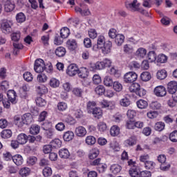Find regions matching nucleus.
I'll use <instances>...</instances> for the list:
<instances>
[{
    "instance_id": "obj_1",
    "label": "nucleus",
    "mask_w": 177,
    "mask_h": 177,
    "mask_svg": "<svg viewBox=\"0 0 177 177\" xmlns=\"http://www.w3.org/2000/svg\"><path fill=\"white\" fill-rule=\"evenodd\" d=\"M7 96L8 100L6 101L4 100L2 103L6 109H9V107H10V102L12 104H16V103H17V100H16V91L13 90L9 91L7 93Z\"/></svg>"
},
{
    "instance_id": "obj_2",
    "label": "nucleus",
    "mask_w": 177,
    "mask_h": 177,
    "mask_svg": "<svg viewBox=\"0 0 177 177\" xmlns=\"http://www.w3.org/2000/svg\"><path fill=\"white\" fill-rule=\"evenodd\" d=\"M12 27H13V20L3 19L2 21L1 29L4 34H10V32H12Z\"/></svg>"
},
{
    "instance_id": "obj_3",
    "label": "nucleus",
    "mask_w": 177,
    "mask_h": 177,
    "mask_svg": "<svg viewBox=\"0 0 177 177\" xmlns=\"http://www.w3.org/2000/svg\"><path fill=\"white\" fill-rule=\"evenodd\" d=\"M106 38L103 35H99L97 39V44H94L93 46L92 50H94V52H97L98 50H100V48L104 46L106 44Z\"/></svg>"
},
{
    "instance_id": "obj_4",
    "label": "nucleus",
    "mask_w": 177,
    "mask_h": 177,
    "mask_svg": "<svg viewBox=\"0 0 177 177\" xmlns=\"http://www.w3.org/2000/svg\"><path fill=\"white\" fill-rule=\"evenodd\" d=\"M138 80V74L135 72H128L124 75V81L126 84H132Z\"/></svg>"
},
{
    "instance_id": "obj_5",
    "label": "nucleus",
    "mask_w": 177,
    "mask_h": 177,
    "mask_svg": "<svg viewBox=\"0 0 177 177\" xmlns=\"http://www.w3.org/2000/svg\"><path fill=\"white\" fill-rule=\"evenodd\" d=\"M34 70L36 73H42L45 71V62L42 59L35 60Z\"/></svg>"
},
{
    "instance_id": "obj_6",
    "label": "nucleus",
    "mask_w": 177,
    "mask_h": 177,
    "mask_svg": "<svg viewBox=\"0 0 177 177\" xmlns=\"http://www.w3.org/2000/svg\"><path fill=\"white\" fill-rule=\"evenodd\" d=\"M100 104L102 109H108L109 110H113L115 107V102L114 101L103 100L100 102Z\"/></svg>"
},
{
    "instance_id": "obj_7",
    "label": "nucleus",
    "mask_w": 177,
    "mask_h": 177,
    "mask_svg": "<svg viewBox=\"0 0 177 177\" xmlns=\"http://www.w3.org/2000/svg\"><path fill=\"white\" fill-rule=\"evenodd\" d=\"M66 48L71 52H74L78 48V42L75 39H69L66 41Z\"/></svg>"
},
{
    "instance_id": "obj_8",
    "label": "nucleus",
    "mask_w": 177,
    "mask_h": 177,
    "mask_svg": "<svg viewBox=\"0 0 177 177\" xmlns=\"http://www.w3.org/2000/svg\"><path fill=\"white\" fill-rule=\"evenodd\" d=\"M86 133H88V131L84 126H78L75 129V135L77 136V138H85Z\"/></svg>"
},
{
    "instance_id": "obj_9",
    "label": "nucleus",
    "mask_w": 177,
    "mask_h": 177,
    "mask_svg": "<svg viewBox=\"0 0 177 177\" xmlns=\"http://www.w3.org/2000/svg\"><path fill=\"white\" fill-rule=\"evenodd\" d=\"M78 73V67L75 64H71L69 65L66 69V74L69 75V77H74Z\"/></svg>"
},
{
    "instance_id": "obj_10",
    "label": "nucleus",
    "mask_w": 177,
    "mask_h": 177,
    "mask_svg": "<svg viewBox=\"0 0 177 177\" xmlns=\"http://www.w3.org/2000/svg\"><path fill=\"white\" fill-rule=\"evenodd\" d=\"M156 96L159 97H162L167 95V89L163 86H158L154 88L153 91Z\"/></svg>"
},
{
    "instance_id": "obj_11",
    "label": "nucleus",
    "mask_w": 177,
    "mask_h": 177,
    "mask_svg": "<svg viewBox=\"0 0 177 177\" xmlns=\"http://www.w3.org/2000/svg\"><path fill=\"white\" fill-rule=\"evenodd\" d=\"M125 6L129 10H138L139 6H140V3H138V0H133L132 3L127 1L125 3Z\"/></svg>"
},
{
    "instance_id": "obj_12",
    "label": "nucleus",
    "mask_w": 177,
    "mask_h": 177,
    "mask_svg": "<svg viewBox=\"0 0 177 177\" xmlns=\"http://www.w3.org/2000/svg\"><path fill=\"white\" fill-rule=\"evenodd\" d=\"M111 48H113V43L110 41H106V44L101 47L100 50L103 55H109L111 52Z\"/></svg>"
},
{
    "instance_id": "obj_13",
    "label": "nucleus",
    "mask_w": 177,
    "mask_h": 177,
    "mask_svg": "<svg viewBox=\"0 0 177 177\" xmlns=\"http://www.w3.org/2000/svg\"><path fill=\"white\" fill-rule=\"evenodd\" d=\"M167 92L171 95H174L177 92L176 81H171L167 84Z\"/></svg>"
},
{
    "instance_id": "obj_14",
    "label": "nucleus",
    "mask_w": 177,
    "mask_h": 177,
    "mask_svg": "<svg viewBox=\"0 0 177 177\" xmlns=\"http://www.w3.org/2000/svg\"><path fill=\"white\" fill-rule=\"evenodd\" d=\"M62 122L68 124V125H75L77 124V120L70 115H65L62 118Z\"/></svg>"
},
{
    "instance_id": "obj_15",
    "label": "nucleus",
    "mask_w": 177,
    "mask_h": 177,
    "mask_svg": "<svg viewBox=\"0 0 177 177\" xmlns=\"http://www.w3.org/2000/svg\"><path fill=\"white\" fill-rule=\"evenodd\" d=\"M137 142L138 138H136V136H132L126 140H124V145L126 147H132L133 146H135V145H136Z\"/></svg>"
},
{
    "instance_id": "obj_16",
    "label": "nucleus",
    "mask_w": 177,
    "mask_h": 177,
    "mask_svg": "<svg viewBox=\"0 0 177 177\" xmlns=\"http://www.w3.org/2000/svg\"><path fill=\"white\" fill-rule=\"evenodd\" d=\"M147 55V50L143 47L138 48L135 53V56H136L138 59H145V57Z\"/></svg>"
},
{
    "instance_id": "obj_17",
    "label": "nucleus",
    "mask_w": 177,
    "mask_h": 177,
    "mask_svg": "<svg viewBox=\"0 0 177 177\" xmlns=\"http://www.w3.org/2000/svg\"><path fill=\"white\" fill-rule=\"evenodd\" d=\"M15 3L10 0H4V10L8 13L13 12L15 10Z\"/></svg>"
},
{
    "instance_id": "obj_18",
    "label": "nucleus",
    "mask_w": 177,
    "mask_h": 177,
    "mask_svg": "<svg viewBox=\"0 0 177 177\" xmlns=\"http://www.w3.org/2000/svg\"><path fill=\"white\" fill-rule=\"evenodd\" d=\"M90 70L91 71H96V70H104L103 61H98L95 63L91 64Z\"/></svg>"
},
{
    "instance_id": "obj_19",
    "label": "nucleus",
    "mask_w": 177,
    "mask_h": 177,
    "mask_svg": "<svg viewBox=\"0 0 177 177\" xmlns=\"http://www.w3.org/2000/svg\"><path fill=\"white\" fill-rule=\"evenodd\" d=\"M89 75V70L86 67H81L80 69H77V75L80 78H88Z\"/></svg>"
},
{
    "instance_id": "obj_20",
    "label": "nucleus",
    "mask_w": 177,
    "mask_h": 177,
    "mask_svg": "<svg viewBox=\"0 0 177 177\" xmlns=\"http://www.w3.org/2000/svg\"><path fill=\"white\" fill-rule=\"evenodd\" d=\"M62 88L65 93L61 94V97L62 99H67V92L71 91V84L70 82H65L62 84Z\"/></svg>"
},
{
    "instance_id": "obj_21",
    "label": "nucleus",
    "mask_w": 177,
    "mask_h": 177,
    "mask_svg": "<svg viewBox=\"0 0 177 177\" xmlns=\"http://www.w3.org/2000/svg\"><path fill=\"white\" fill-rule=\"evenodd\" d=\"M147 60L149 63H155L157 60V53H156V51L154 50H151L149 53H147Z\"/></svg>"
},
{
    "instance_id": "obj_22",
    "label": "nucleus",
    "mask_w": 177,
    "mask_h": 177,
    "mask_svg": "<svg viewBox=\"0 0 177 177\" xmlns=\"http://www.w3.org/2000/svg\"><path fill=\"white\" fill-rule=\"evenodd\" d=\"M14 122L18 128H23L26 124L24 119H23V116L20 117V115H15L14 117Z\"/></svg>"
},
{
    "instance_id": "obj_23",
    "label": "nucleus",
    "mask_w": 177,
    "mask_h": 177,
    "mask_svg": "<svg viewBox=\"0 0 177 177\" xmlns=\"http://www.w3.org/2000/svg\"><path fill=\"white\" fill-rule=\"evenodd\" d=\"M12 161L15 165L19 166L23 165L24 159H23V156L21 155L17 154L12 156Z\"/></svg>"
},
{
    "instance_id": "obj_24",
    "label": "nucleus",
    "mask_w": 177,
    "mask_h": 177,
    "mask_svg": "<svg viewBox=\"0 0 177 177\" xmlns=\"http://www.w3.org/2000/svg\"><path fill=\"white\" fill-rule=\"evenodd\" d=\"M17 140L19 142V145H26L28 141V136L26 133H20L17 138Z\"/></svg>"
},
{
    "instance_id": "obj_25",
    "label": "nucleus",
    "mask_w": 177,
    "mask_h": 177,
    "mask_svg": "<svg viewBox=\"0 0 177 177\" xmlns=\"http://www.w3.org/2000/svg\"><path fill=\"white\" fill-rule=\"evenodd\" d=\"M100 154V151L97 148H93L88 154V158L90 160H95Z\"/></svg>"
},
{
    "instance_id": "obj_26",
    "label": "nucleus",
    "mask_w": 177,
    "mask_h": 177,
    "mask_svg": "<svg viewBox=\"0 0 177 177\" xmlns=\"http://www.w3.org/2000/svg\"><path fill=\"white\" fill-rule=\"evenodd\" d=\"M59 156L61 158L67 160L70 158V151L66 148H62L59 151Z\"/></svg>"
},
{
    "instance_id": "obj_27",
    "label": "nucleus",
    "mask_w": 177,
    "mask_h": 177,
    "mask_svg": "<svg viewBox=\"0 0 177 177\" xmlns=\"http://www.w3.org/2000/svg\"><path fill=\"white\" fill-rule=\"evenodd\" d=\"M167 61H168V57L167 55L162 53L156 55V64L160 63V64H162L164 63H167Z\"/></svg>"
},
{
    "instance_id": "obj_28",
    "label": "nucleus",
    "mask_w": 177,
    "mask_h": 177,
    "mask_svg": "<svg viewBox=\"0 0 177 177\" xmlns=\"http://www.w3.org/2000/svg\"><path fill=\"white\" fill-rule=\"evenodd\" d=\"M63 139L65 142H70L74 139V132L72 131H68L63 135Z\"/></svg>"
},
{
    "instance_id": "obj_29",
    "label": "nucleus",
    "mask_w": 177,
    "mask_h": 177,
    "mask_svg": "<svg viewBox=\"0 0 177 177\" xmlns=\"http://www.w3.org/2000/svg\"><path fill=\"white\" fill-rule=\"evenodd\" d=\"M75 12L76 13H80L81 16H89L91 15V11L89 9L82 10L81 8L78 6L75 7Z\"/></svg>"
},
{
    "instance_id": "obj_30",
    "label": "nucleus",
    "mask_w": 177,
    "mask_h": 177,
    "mask_svg": "<svg viewBox=\"0 0 177 177\" xmlns=\"http://www.w3.org/2000/svg\"><path fill=\"white\" fill-rule=\"evenodd\" d=\"M48 85L51 88H59V86H60V81L55 77H51L49 80Z\"/></svg>"
},
{
    "instance_id": "obj_31",
    "label": "nucleus",
    "mask_w": 177,
    "mask_h": 177,
    "mask_svg": "<svg viewBox=\"0 0 177 177\" xmlns=\"http://www.w3.org/2000/svg\"><path fill=\"white\" fill-rule=\"evenodd\" d=\"M168 75L167 71L165 69H161L158 71L156 73V77L158 80H165Z\"/></svg>"
},
{
    "instance_id": "obj_32",
    "label": "nucleus",
    "mask_w": 177,
    "mask_h": 177,
    "mask_svg": "<svg viewBox=\"0 0 177 177\" xmlns=\"http://www.w3.org/2000/svg\"><path fill=\"white\" fill-rule=\"evenodd\" d=\"M50 145H51L53 149H60V147H62V145H63V142H62L60 139L55 138L50 142Z\"/></svg>"
},
{
    "instance_id": "obj_33",
    "label": "nucleus",
    "mask_w": 177,
    "mask_h": 177,
    "mask_svg": "<svg viewBox=\"0 0 177 177\" xmlns=\"http://www.w3.org/2000/svg\"><path fill=\"white\" fill-rule=\"evenodd\" d=\"M119 134H120V127L117 125L112 126L110 129L111 136L115 138V136H118Z\"/></svg>"
},
{
    "instance_id": "obj_34",
    "label": "nucleus",
    "mask_w": 177,
    "mask_h": 177,
    "mask_svg": "<svg viewBox=\"0 0 177 177\" xmlns=\"http://www.w3.org/2000/svg\"><path fill=\"white\" fill-rule=\"evenodd\" d=\"M22 118L24 119V122L26 125L31 124V122L33 121L32 115H31L30 113L23 115Z\"/></svg>"
},
{
    "instance_id": "obj_35",
    "label": "nucleus",
    "mask_w": 177,
    "mask_h": 177,
    "mask_svg": "<svg viewBox=\"0 0 177 177\" xmlns=\"http://www.w3.org/2000/svg\"><path fill=\"white\" fill-rule=\"evenodd\" d=\"M85 143L87 146H93L96 143V138L93 136H88L85 138Z\"/></svg>"
},
{
    "instance_id": "obj_36",
    "label": "nucleus",
    "mask_w": 177,
    "mask_h": 177,
    "mask_svg": "<svg viewBox=\"0 0 177 177\" xmlns=\"http://www.w3.org/2000/svg\"><path fill=\"white\" fill-rule=\"evenodd\" d=\"M125 39V37L122 34H118L116 37H115V43L118 46H121L122 44H124V41Z\"/></svg>"
},
{
    "instance_id": "obj_37",
    "label": "nucleus",
    "mask_w": 177,
    "mask_h": 177,
    "mask_svg": "<svg viewBox=\"0 0 177 177\" xmlns=\"http://www.w3.org/2000/svg\"><path fill=\"white\" fill-rule=\"evenodd\" d=\"M41 131V127L37 124H32L30 128V133L31 135H38Z\"/></svg>"
},
{
    "instance_id": "obj_38",
    "label": "nucleus",
    "mask_w": 177,
    "mask_h": 177,
    "mask_svg": "<svg viewBox=\"0 0 177 177\" xmlns=\"http://www.w3.org/2000/svg\"><path fill=\"white\" fill-rule=\"evenodd\" d=\"M134 50L133 46L131 44H124L123 46V52L127 53V55H131V53H133Z\"/></svg>"
},
{
    "instance_id": "obj_39",
    "label": "nucleus",
    "mask_w": 177,
    "mask_h": 177,
    "mask_svg": "<svg viewBox=\"0 0 177 177\" xmlns=\"http://www.w3.org/2000/svg\"><path fill=\"white\" fill-rule=\"evenodd\" d=\"M155 131L158 132H161L165 129V123L164 122H157L154 126Z\"/></svg>"
},
{
    "instance_id": "obj_40",
    "label": "nucleus",
    "mask_w": 177,
    "mask_h": 177,
    "mask_svg": "<svg viewBox=\"0 0 177 177\" xmlns=\"http://www.w3.org/2000/svg\"><path fill=\"white\" fill-rule=\"evenodd\" d=\"M15 19L17 23L21 24V23H24V21H26V15L23 12H19L16 15Z\"/></svg>"
},
{
    "instance_id": "obj_41",
    "label": "nucleus",
    "mask_w": 177,
    "mask_h": 177,
    "mask_svg": "<svg viewBox=\"0 0 177 177\" xmlns=\"http://www.w3.org/2000/svg\"><path fill=\"white\" fill-rule=\"evenodd\" d=\"M140 78L142 81H144V82H147V81H150V80H151V74L148 71L143 72L140 75Z\"/></svg>"
},
{
    "instance_id": "obj_42",
    "label": "nucleus",
    "mask_w": 177,
    "mask_h": 177,
    "mask_svg": "<svg viewBox=\"0 0 177 177\" xmlns=\"http://www.w3.org/2000/svg\"><path fill=\"white\" fill-rule=\"evenodd\" d=\"M12 130L10 129H5L3 130L1 133V138L3 139H9V138H12Z\"/></svg>"
},
{
    "instance_id": "obj_43",
    "label": "nucleus",
    "mask_w": 177,
    "mask_h": 177,
    "mask_svg": "<svg viewBox=\"0 0 177 177\" xmlns=\"http://www.w3.org/2000/svg\"><path fill=\"white\" fill-rule=\"evenodd\" d=\"M55 55L58 56V57H63L66 55V48L64 47H58L55 50Z\"/></svg>"
},
{
    "instance_id": "obj_44",
    "label": "nucleus",
    "mask_w": 177,
    "mask_h": 177,
    "mask_svg": "<svg viewBox=\"0 0 177 177\" xmlns=\"http://www.w3.org/2000/svg\"><path fill=\"white\" fill-rule=\"evenodd\" d=\"M95 92L97 95H99V96H102V95H104V93L106 92V88H104V86L103 85H98L95 88Z\"/></svg>"
},
{
    "instance_id": "obj_45",
    "label": "nucleus",
    "mask_w": 177,
    "mask_h": 177,
    "mask_svg": "<svg viewBox=\"0 0 177 177\" xmlns=\"http://www.w3.org/2000/svg\"><path fill=\"white\" fill-rule=\"evenodd\" d=\"M136 104L138 109H147V106H149V103L145 100H140L137 101Z\"/></svg>"
},
{
    "instance_id": "obj_46",
    "label": "nucleus",
    "mask_w": 177,
    "mask_h": 177,
    "mask_svg": "<svg viewBox=\"0 0 177 177\" xmlns=\"http://www.w3.org/2000/svg\"><path fill=\"white\" fill-rule=\"evenodd\" d=\"M114 82H113V78L110 76H105L104 78V85L105 86H108L110 88L111 86H113V84Z\"/></svg>"
},
{
    "instance_id": "obj_47",
    "label": "nucleus",
    "mask_w": 177,
    "mask_h": 177,
    "mask_svg": "<svg viewBox=\"0 0 177 177\" xmlns=\"http://www.w3.org/2000/svg\"><path fill=\"white\" fill-rule=\"evenodd\" d=\"M70 35V29L68 28L64 27L60 30L61 38L66 39Z\"/></svg>"
},
{
    "instance_id": "obj_48",
    "label": "nucleus",
    "mask_w": 177,
    "mask_h": 177,
    "mask_svg": "<svg viewBox=\"0 0 177 177\" xmlns=\"http://www.w3.org/2000/svg\"><path fill=\"white\" fill-rule=\"evenodd\" d=\"M112 86L115 92H121L122 91V84L118 81L113 82Z\"/></svg>"
},
{
    "instance_id": "obj_49",
    "label": "nucleus",
    "mask_w": 177,
    "mask_h": 177,
    "mask_svg": "<svg viewBox=\"0 0 177 177\" xmlns=\"http://www.w3.org/2000/svg\"><path fill=\"white\" fill-rule=\"evenodd\" d=\"M110 169L114 175H117V174H120V172H121L122 168L119 165H112Z\"/></svg>"
},
{
    "instance_id": "obj_50",
    "label": "nucleus",
    "mask_w": 177,
    "mask_h": 177,
    "mask_svg": "<svg viewBox=\"0 0 177 177\" xmlns=\"http://www.w3.org/2000/svg\"><path fill=\"white\" fill-rule=\"evenodd\" d=\"M93 115L95 118H100L103 115V111L100 108H95L93 109Z\"/></svg>"
},
{
    "instance_id": "obj_51",
    "label": "nucleus",
    "mask_w": 177,
    "mask_h": 177,
    "mask_svg": "<svg viewBox=\"0 0 177 177\" xmlns=\"http://www.w3.org/2000/svg\"><path fill=\"white\" fill-rule=\"evenodd\" d=\"M120 104L122 107H128V106L131 105V100L128 97H124L120 100Z\"/></svg>"
},
{
    "instance_id": "obj_52",
    "label": "nucleus",
    "mask_w": 177,
    "mask_h": 177,
    "mask_svg": "<svg viewBox=\"0 0 177 177\" xmlns=\"http://www.w3.org/2000/svg\"><path fill=\"white\" fill-rule=\"evenodd\" d=\"M37 91L40 95H45V93H48V87L44 84H41L37 87Z\"/></svg>"
},
{
    "instance_id": "obj_53",
    "label": "nucleus",
    "mask_w": 177,
    "mask_h": 177,
    "mask_svg": "<svg viewBox=\"0 0 177 177\" xmlns=\"http://www.w3.org/2000/svg\"><path fill=\"white\" fill-rule=\"evenodd\" d=\"M31 170L28 167H23L19 170V175L22 177L28 176Z\"/></svg>"
},
{
    "instance_id": "obj_54",
    "label": "nucleus",
    "mask_w": 177,
    "mask_h": 177,
    "mask_svg": "<svg viewBox=\"0 0 177 177\" xmlns=\"http://www.w3.org/2000/svg\"><path fill=\"white\" fill-rule=\"evenodd\" d=\"M139 88H140V84L138 83H133L129 86V91H130V92L132 93H137Z\"/></svg>"
},
{
    "instance_id": "obj_55",
    "label": "nucleus",
    "mask_w": 177,
    "mask_h": 177,
    "mask_svg": "<svg viewBox=\"0 0 177 177\" xmlns=\"http://www.w3.org/2000/svg\"><path fill=\"white\" fill-rule=\"evenodd\" d=\"M109 146H110V148L113 149L114 151H120L121 149L120 147V144L118 143V142L115 140L111 142Z\"/></svg>"
},
{
    "instance_id": "obj_56",
    "label": "nucleus",
    "mask_w": 177,
    "mask_h": 177,
    "mask_svg": "<svg viewBox=\"0 0 177 177\" xmlns=\"http://www.w3.org/2000/svg\"><path fill=\"white\" fill-rule=\"evenodd\" d=\"M167 104L169 107H176L177 104V97L175 95H172L171 99L168 100Z\"/></svg>"
},
{
    "instance_id": "obj_57",
    "label": "nucleus",
    "mask_w": 177,
    "mask_h": 177,
    "mask_svg": "<svg viewBox=\"0 0 177 177\" xmlns=\"http://www.w3.org/2000/svg\"><path fill=\"white\" fill-rule=\"evenodd\" d=\"M97 129L100 132H106L107 131V124L104 122H100L97 124Z\"/></svg>"
},
{
    "instance_id": "obj_58",
    "label": "nucleus",
    "mask_w": 177,
    "mask_h": 177,
    "mask_svg": "<svg viewBox=\"0 0 177 177\" xmlns=\"http://www.w3.org/2000/svg\"><path fill=\"white\" fill-rule=\"evenodd\" d=\"M37 80L38 82H40L41 84H44L48 81V76L44 73L39 74L37 75Z\"/></svg>"
},
{
    "instance_id": "obj_59",
    "label": "nucleus",
    "mask_w": 177,
    "mask_h": 177,
    "mask_svg": "<svg viewBox=\"0 0 177 177\" xmlns=\"http://www.w3.org/2000/svg\"><path fill=\"white\" fill-rule=\"evenodd\" d=\"M73 95L77 96V97H81L82 96V93H84V90L82 88L75 87L72 91Z\"/></svg>"
},
{
    "instance_id": "obj_60",
    "label": "nucleus",
    "mask_w": 177,
    "mask_h": 177,
    "mask_svg": "<svg viewBox=\"0 0 177 177\" xmlns=\"http://www.w3.org/2000/svg\"><path fill=\"white\" fill-rule=\"evenodd\" d=\"M146 169H154L156 168V162L151 160H148L145 163Z\"/></svg>"
},
{
    "instance_id": "obj_61",
    "label": "nucleus",
    "mask_w": 177,
    "mask_h": 177,
    "mask_svg": "<svg viewBox=\"0 0 177 177\" xmlns=\"http://www.w3.org/2000/svg\"><path fill=\"white\" fill-rule=\"evenodd\" d=\"M67 103L61 102L57 104V109L59 111H66L67 110Z\"/></svg>"
},
{
    "instance_id": "obj_62",
    "label": "nucleus",
    "mask_w": 177,
    "mask_h": 177,
    "mask_svg": "<svg viewBox=\"0 0 177 177\" xmlns=\"http://www.w3.org/2000/svg\"><path fill=\"white\" fill-rule=\"evenodd\" d=\"M169 140L171 142H173L174 143H176L177 142V130H175L170 133L169 136Z\"/></svg>"
},
{
    "instance_id": "obj_63",
    "label": "nucleus",
    "mask_w": 177,
    "mask_h": 177,
    "mask_svg": "<svg viewBox=\"0 0 177 177\" xmlns=\"http://www.w3.org/2000/svg\"><path fill=\"white\" fill-rule=\"evenodd\" d=\"M88 37L91 38V39H95V38L97 37V32L96 29L91 28L88 31Z\"/></svg>"
},
{
    "instance_id": "obj_64",
    "label": "nucleus",
    "mask_w": 177,
    "mask_h": 177,
    "mask_svg": "<svg viewBox=\"0 0 177 177\" xmlns=\"http://www.w3.org/2000/svg\"><path fill=\"white\" fill-rule=\"evenodd\" d=\"M129 68L130 70H135V68H140V64L136 61H132L129 64Z\"/></svg>"
}]
</instances>
